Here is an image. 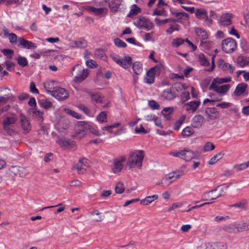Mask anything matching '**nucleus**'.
I'll return each instance as SVG.
<instances>
[{
	"label": "nucleus",
	"instance_id": "nucleus-1",
	"mask_svg": "<svg viewBox=\"0 0 249 249\" xmlns=\"http://www.w3.org/2000/svg\"><path fill=\"white\" fill-rule=\"evenodd\" d=\"M143 158L144 152L142 150H139L131 152L127 159L126 166L129 169L135 166L141 168L142 166Z\"/></svg>",
	"mask_w": 249,
	"mask_h": 249
},
{
	"label": "nucleus",
	"instance_id": "nucleus-2",
	"mask_svg": "<svg viewBox=\"0 0 249 249\" xmlns=\"http://www.w3.org/2000/svg\"><path fill=\"white\" fill-rule=\"evenodd\" d=\"M71 74L75 75L73 81L75 83H80L88 77L89 72L88 69H84L80 65L77 64L72 68Z\"/></svg>",
	"mask_w": 249,
	"mask_h": 249
},
{
	"label": "nucleus",
	"instance_id": "nucleus-3",
	"mask_svg": "<svg viewBox=\"0 0 249 249\" xmlns=\"http://www.w3.org/2000/svg\"><path fill=\"white\" fill-rule=\"evenodd\" d=\"M134 24L138 28H144L150 30L153 28V23L147 18L143 17H139L134 19Z\"/></svg>",
	"mask_w": 249,
	"mask_h": 249
},
{
	"label": "nucleus",
	"instance_id": "nucleus-4",
	"mask_svg": "<svg viewBox=\"0 0 249 249\" xmlns=\"http://www.w3.org/2000/svg\"><path fill=\"white\" fill-rule=\"evenodd\" d=\"M222 50L226 53H231L236 48L237 44L235 40L231 38H227L222 42Z\"/></svg>",
	"mask_w": 249,
	"mask_h": 249
},
{
	"label": "nucleus",
	"instance_id": "nucleus-5",
	"mask_svg": "<svg viewBox=\"0 0 249 249\" xmlns=\"http://www.w3.org/2000/svg\"><path fill=\"white\" fill-rule=\"evenodd\" d=\"M173 155L175 157H179L187 161H190L195 157V154L193 151L187 149L173 153Z\"/></svg>",
	"mask_w": 249,
	"mask_h": 249
},
{
	"label": "nucleus",
	"instance_id": "nucleus-6",
	"mask_svg": "<svg viewBox=\"0 0 249 249\" xmlns=\"http://www.w3.org/2000/svg\"><path fill=\"white\" fill-rule=\"evenodd\" d=\"M51 95L60 101L65 100L69 96L68 91L60 87H56Z\"/></svg>",
	"mask_w": 249,
	"mask_h": 249
},
{
	"label": "nucleus",
	"instance_id": "nucleus-7",
	"mask_svg": "<svg viewBox=\"0 0 249 249\" xmlns=\"http://www.w3.org/2000/svg\"><path fill=\"white\" fill-rule=\"evenodd\" d=\"M86 129L85 125L81 124V122L78 123L72 134V137L75 139H81L86 135Z\"/></svg>",
	"mask_w": 249,
	"mask_h": 249
},
{
	"label": "nucleus",
	"instance_id": "nucleus-8",
	"mask_svg": "<svg viewBox=\"0 0 249 249\" xmlns=\"http://www.w3.org/2000/svg\"><path fill=\"white\" fill-rule=\"evenodd\" d=\"M171 14L177 17V18H172V22L182 23L183 21H187L189 19V15L185 12H180L178 11H171Z\"/></svg>",
	"mask_w": 249,
	"mask_h": 249
},
{
	"label": "nucleus",
	"instance_id": "nucleus-9",
	"mask_svg": "<svg viewBox=\"0 0 249 249\" xmlns=\"http://www.w3.org/2000/svg\"><path fill=\"white\" fill-rule=\"evenodd\" d=\"M161 97L168 101L173 100L177 96V92L174 90L173 87L164 90L161 93Z\"/></svg>",
	"mask_w": 249,
	"mask_h": 249
},
{
	"label": "nucleus",
	"instance_id": "nucleus-10",
	"mask_svg": "<svg viewBox=\"0 0 249 249\" xmlns=\"http://www.w3.org/2000/svg\"><path fill=\"white\" fill-rule=\"evenodd\" d=\"M125 160L124 157H121L113 160V166L112 171L115 174L120 172L123 168L122 162Z\"/></svg>",
	"mask_w": 249,
	"mask_h": 249
},
{
	"label": "nucleus",
	"instance_id": "nucleus-11",
	"mask_svg": "<svg viewBox=\"0 0 249 249\" xmlns=\"http://www.w3.org/2000/svg\"><path fill=\"white\" fill-rule=\"evenodd\" d=\"M216 191V188H215L210 191L204 193L202 196L203 200L207 201L215 200L217 198L223 196V195L221 193L213 194Z\"/></svg>",
	"mask_w": 249,
	"mask_h": 249
},
{
	"label": "nucleus",
	"instance_id": "nucleus-12",
	"mask_svg": "<svg viewBox=\"0 0 249 249\" xmlns=\"http://www.w3.org/2000/svg\"><path fill=\"white\" fill-rule=\"evenodd\" d=\"M204 117L201 115H196L194 116L191 121V125L193 128H199L205 122Z\"/></svg>",
	"mask_w": 249,
	"mask_h": 249
},
{
	"label": "nucleus",
	"instance_id": "nucleus-13",
	"mask_svg": "<svg viewBox=\"0 0 249 249\" xmlns=\"http://www.w3.org/2000/svg\"><path fill=\"white\" fill-rule=\"evenodd\" d=\"M218 67L219 69L225 72H229L232 73L235 70V67L232 66L231 65L225 62L223 59H219L217 63Z\"/></svg>",
	"mask_w": 249,
	"mask_h": 249
},
{
	"label": "nucleus",
	"instance_id": "nucleus-14",
	"mask_svg": "<svg viewBox=\"0 0 249 249\" xmlns=\"http://www.w3.org/2000/svg\"><path fill=\"white\" fill-rule=\"evenodd\" d=\"M18 46H20L25 49H31L36 48V46L35 43L30 41L27 40L22 37H18Z\"/></svg>",
	"mask_w": 249,
	"mask_h": 249
},
{
	"label": "nucleus",
	"instance_id": "nucleus-15",
	"mask_svg": "<svg viewBox=\"0 0 249 249\" xmlns=\"http://www.w3.org/2000/svg\"><path fill=\"white\" fill-rule=\"evenodd\" d=\"M217 84H214L213 87L211 85L209 87V90H213V91L222 94H225L231 88L230 84H226L223 86H218Z\"/></svg>",
	"mask_w": 249,
	"mask_h": 249
},
{
	"label": "nucleus",
	"instance_id": "nucleus-16",
	"mask_svg": "<svg viewBox=\"0 0 249 249\" xmlns=\"http://www.w3.org/2000/svg\"><path fill=\"white\" fill-rule=\"evenodd\" d=\"M205 114L207 116L208 119L213 120L218 118L219 113L216 107H207L205 110Z\"/></svg>",
	"mask_w": 249,
	"mask_h": 249
},
{
	"label": "nucleus",
	"instance_id": "nucleus-17",
	"mask_svg": "<svg viewBox=\"0 0 249 249\" xmlns=\"http://www.w3.org/2000/svg\"><path fill=\"white\" fill-rule=\"evenodd\" d=\"M122 0H114L109 3V7L111 12L116 13L123 8Z\"/></svg>",
	"mask_w": 249,
	"mask_h": 249
},
{
	"label": "nucleus",
	"instance_id": "nucleus-18",
	"mask_svg": "<svg viewBox=\"0 0 249 249\" xmlns=\"http://www.w3.org/2000/svg\"><path fill=\"white\" fill-rule=\"evenodd\" d=\"M20 123L24 133H29L31 129V125L29 120L25 116H21Z\"/></svg>",
	"mask_w": 249,
	"mask_h": 249
},
{
	"label": "nucleus",
	"instance_id": "nucleus-19",
	"mask_svg": "<svg viewBox=\"0 0 249 249\" xmlns=\"http://www.w3.org/2000/svg\"><path fill=\"white\" fill-rule=\"evenodd\" d=\"M200 104V102L199 101H193L186 103L184 106L187 107L186 111L194 113L197 109Z\"/></svg>",
	"mask_w": 249,
	"mask_h": 249
},
{
	"label": "nucleus",
	"instance_id": "nucleus-20",
	"mask_svg": "<svg viewBox=\"0 0 249 249\" xmlns=\"http://www.w3.org/2000/svg\"><path fill=\"white\" fill-rule=\"evenodd\" d=\"M231 18V14L229 13L224 14L220 17L219 23L222 26H228L232 23Z\"/></svg>",
	"mask_w": 249,
	"mask_h": 249
},
{
	"label": "nucleus",
	"instance_id": "nucleus-21",
	"mask_svg": "<svg viewBox=\"0 0 249 249\" xmlns=\"http://www.w3.org/2000/svg\"><path fill=\"white\" fill-rule=\"evenodd\" d=\"M248 85L245 83L239 84L236 87L233 94L236 96H240L246 90Z\"/></svg>",
	"mask_w": 249,
	"mask_h": 249
},
{
	"label": "nucleus",
	"instance_id": "nucleus-22",
	"mask_svg": "<svg viewBox=\"0 0 249 249\" xmlns=\"http://www.w3.org/2000/svg\"><path fill=\"white\" fill-rule=\"evenodd\" d=\"M83 91L87 92L89 95H90L91 99L95 101L96 103H102L103 97L99 93H95L92 91H90L87 89H83Z\"/></svg>",
	"mask_w": 249,
	"mask_h": 249
},
{
	"label": "nucleus",
	"instance_id": "nucleus-23",
	"mask_svg": "<svg viewBox=\"0 0 249 249\" xmlns=\"http://www.w3.org/2000/svg\"><path fill=\"white\" fill-rule=\"evenodd\" d=\"M81 124L85 125L86 132L87 130H89L91 134L96 136H101L103 134H104V132H103L102 133H100L98 130L96 129L94 127L85 122H81Z\"/></svg>",
	"mask_w": 249,
	"mask_h": 249
},
{
	"label": "nucleus",
	"instance_id": "nucleus-24",
	"mask_svg": "<svg viewBox=\"0 0 249 249\" xmlns=\"http://www.w3.org/2000/svg\"><path fill=\"white\" fill-rule=\"evenodd\" d=\"M62 147H67L73 144L74 141L65 138H59L56 142Z\"/></svg>",
	"mask_w": 249,
	"mask_h": 249
},
{
	"label": "nucleus",
	"instance_id": "nucleus-25",
	"mask_svg": "<svg viewBox=\"0 0 249 249\" xmlns=\"http://www.w3.org/2000/svg\"><path fill=\"white\" fill-rule=\"evenodd\" d=\"M132 59L130 56H125L123 59H121L118 65L124 69H127L128 65H131Z\"/></svg>",
	"mask_w": 249,
	"mask_h": 249
},
{
	"label": "nucleus",
	"instance_id": "nucleus-26",
	"mask_svg": "<svg viewBox=\"0 0 249 249\" xmlns=\"http://www.w3.org/2000/svg\"><path fill=\"white\" fill-rule=\"evenodd\" d=\"M231 77H216L214 78L211 84V87H213L214 86V84H221L224 83H228L231 81Z\"/></svg>",
	"mask_w": 249,
	"mask_h": 249
},
{
	"label": "nucleus",
	"instance_id": "nucleus-27",
	"mask_svg": "<svg viewBox=\"0 0 249 249\" xmlns=\"http://www.w3.org/2000/svg\"><path fill=\"white\" fill-rule=\"evenodd\" d=\"M44 87L46 92L51 95L52 94L53 91L55 90L56 87L54 86V81H48L44 83Z\"/></svg>",
	"mask_w": 249,
	"mask_h": 249
},
{
	"label": "nucleus",
	"instance_id": "nucleus-28",
	"mask_svg": "<svg viewBox=\"0 0 249 249\" xmlns=\"http://www.w3.org/2000/svg\"><path fill=\"white\" fill-rule=\"evenodd\" d=\"M197 36L201 40H205L207 39L208 35L207 32L201 28H198L195 29Z\"/></svg>",
	"mask_w": 249,
	"mask_h": 249
},
{
	"label": "nucleus",
	"instance_id": "nucleus-29",
	"mask_svg": "<svg viewBox=\"0 0 249 249\" xmlns=\"http://www.w3.org/2000/svg\"><path fill=\"white\" fill-rule=\"evenodd\" d=\"M158 198V196L154 195L152 196H146L143 199L140 200V203L143 205H147Z\"/></svg>",
	"mask_w": 249,
	"mask_h": 249
},
{
	"label": "nucleus",
	"instance_id": "nucleus-30",
	"mask_svg": "<svg viewBox=\"0 0 249 249\" xmlns=\"http://www.w3.org/2000/svg\"><path fill=\"white\" fill-rule=\"evenodd\" d=\"M173 87V89L174 91H177L178 92L187 89L188 86L185 84H182L180 82H177L173 84L171 86Z\"/></svg>",
	"mask_w": 249,
	"mask_h": 249
},
{
	"label": "nucleus",
	"instance_id": "nucleus-31",
	"mask_svg": "<svg viewBox=\"0 0 249 249\" xmlns=\"http://www.w3.org/2000/svg\"><path fill=\"white\" fill-rule=\"evenodd\" d=\"M237 63L240 67H244L249 64V57L239 56L237 58Z\"/></svg>",
	"mask_w": 249,
	"mask_h": 249
},
{
	"label": "nucleus",
	"instance_id": "nucleus-32",
	"mask_svg": "<svg viewBox=\"0 0 249 249\" xmlns=\"http://www.w3.org/2000/svg\"><path fill=\"white\" fill-rule=\"evenodd\" d=\"M142 64L139 62H135L132 65V69L136 75H139L142 71Z\"/></svg>",
	"mask_w": 249,
	"mask_h": 249
},
{
	"label": "nucleus",
	"instance_id": "nucleus-33",
	"mask_svg": "<svg viewBox=\"0 0 249 249\" xmlns=\"http://www.w3.org/2000/svg\"><path fill=\"white\" fill-rule=\"evenodd\" d=\"M223 230L229 233H236L237 228L236 226L233 224H231L225 226L223 228Z\"/></svg>",
	"mask_w": 249,
	"mask_h": 249
},
{
	"label": "nucleus",
	"instance_id": "nucleus-34",
	"mask_svg": "<svg viewBox=\"0 0 249 249\" xmlns=\"http://www.w3.org/2000/svg\"><path fill=\"white\" fill-rule=\"evenodd\" d=\"M173 111V108L169 107H165L164 108H163V109L161 111V113L164 116L166 120H170V114L172 113Z\"/></svg>",
	"mask_w": 249,
	"mask_h": 249
},
{
	"label": "nucleus",
	"instance_id": "nucleus-35",
	"mask_svg": "<svg viewBox=\"0 0 249 249\" xmlns=\"http://www.w3.org/2000/svg\"><path fill=\"white\" fill-rule=\"evenodd\" d=\"M155 75L151 72L149 70L146 72V76L145 77V82L149 84H151L154 82Z\"/></svg>",
	"mask_w": 249,
	"mask_h": 249
},
{
	"label": "nucleus",
	"instance_id": "nucleus-36",
	"mask_svg": "<svg viewBox=\"0 0 249 249\" xmlns=\"http://www.w3.org/2000/svg\"><path fill=\"white\" fill-rule=\"evenodd\" d=\"M224 154L222 152L218 153V154L214 155L213 157H212L209 161V164H214L217 161L220 160L222 158Z\"/></svg>",
	"mask_w": 249,
	"mask_h": 249
},
{
	"label": "nucleus",
	"instance_id": "nucleus-37",
	"mask_svg": "<svg viewBox=\"0 0 249 249\" xmlns=\"http://www.w3.org/2000/svg\"><path fill=\"white\" fill-rule=\"evenodd\" d=\"M39 104L41 107L45 109H48L53 106L52 103L46 99H42L39 101Z\"/></svg>",
	"mask_w": 249,
	"mask_h": 249
},
{
	"label": "nucleus",
	"instance_id": "nucleus-38",
	"mask_svg": "<svg viewBox=\"0 0 249 249\" xmlns=\"http://www.w3.org/2000/svg\"><path fill=\"white\" fill-rule=\"evenodd\" d=\"M13 169H17L18 171V175L21 177H25L28 174L27 170L22 167L14 166Z\"/></svg>",
	"mask_w": 249,
	"mask_h": 249
},
{
	"label": "nucleus",
	"instance_id": "nucleus-39",
	"mask_svg": "<svg viewBox=\"0 0 249 249\" xmlns=\"http://www.w3.org/2000/svg\"><path fill=\"white\" fill-rule=\"evenodd\" d=\"M88 10L93 12L96 16L101 15L105 10L104 8H96L90 6L88 8Z\"/></svg>",
	"mask_w": 249,
	"mask_h": 249
},
{
	"label": "nucleus",
	"instance_id": "nucleus-40",
	"mask_svg": "<svg viewBox=\"0 0 249 249\" xmlns=\"http://www.w3.org/2000/svg\"><path fill=\"white\" fill-rule=\"evenodd\" d=\"M195 131L193 128L190 126H187L182 131L181 134L183 137H189L193 134Z\"/></svg>",
	"mask_w": 249,
	"mask_h": 249
},
{
	"label": "nucleus",
	"instance_id": "nucleus-41",
	"mask_svg": "<svg viewBox=\"0 0 249 249\" xmlns=\"http://www.w3.org/2000/svg\"><path fill=\"white\" fill-rule=\"evenodd\" d=\"M195 15L198 18L203 19L206 17L207 11L204 9H197L195 12Z\"/></svg>",
	"mask_w": 249,
	"mask_h": 249
},
{
	"label": "nucleus",
	"instance_id": "nucleus-42",
	"mask_svg": "<svg viewBox=\"0 0 249 249\" xmlns=\"http://www.w3.org/2000/svg\"><path fill=\"white\" fill-rule=\"evenodd\" d=\"M140 11L141 9L139 8L136 4H134L132 5L129 13L127 15V17L132 18V16L137 15Z\"/></svg>",
	"mask_w": 249,
	"mask_h": 249
},
{
	"label": "nucleus",
	"instance_id": "nucleus-43",
	"mask_svg": "<svg viewBox=\"0 0 249 249\" xmlns=\"http://www.w3.org/2000/svg\"><path fill=\"white\" fill-rule=\"evenodd\" d=\"M237 232L247 231L249 230V225L246 223L239 224L236 226Z\"/></svg>",
	"mask_w": 249,
	"mask_h": 249
},
{
	"label": "nucleus",
	"instance_id": "nucleus-44",
	"mask_svg": "<svg viewBox=\"0 0 249 249\" xmlns=\"http://www.w3.org/2000/svg\"><path fill=\"white\" fill-rule=\"evenodd\" d=\"M96 120L101 123L107 122V115L105 111L101 112L97 116Z\"/></svg>",
	"mask_w": 249,
	"mask_h": 249
},
{
	"label": "nucleus",
	"instance_id": "nucleus-45",
	"mask_svg": "<svg viewBox=\"0 0 249 249\" xmlns=\"http://www.w3.org/2000/svg\"><path fill=\"white\" fill-rule=\"evenodd\" d=\"M115 191L118 194H122L124 191V187L123 182L119 181L116 185Z\"/></svg>",
	"mask_w": 249,
	"mask_h": 249
},
{
	"label": "nucleus",
	"instance_id": "nucleus-46",
	"mask_svg": "<svg viewBox=\"0 0 249 249\" xmlns=\"http://www.w3.org/2000/svg\"><path fill=\"white\" fill-rule=\"evenodd\" d=\"M17 60L18 64L22 67H24L28 65V61L25 57L19 56L17 58Z\"/></svg>",
	"mask_w": 249,
	"mask_h": 249
},
{
	"label": "nucleus",
	"instance_id": "nucleus-47",
	"mask_svg": "<svg viewBox=\"0 0 249 249\" xmlns=\"http://www.w3.org/2000/svg\"><path fill=\"white\" fill-rule=\"evenodd\" d=\"M247 206V201L245 200H243L241 201L237 202L235 204L231 205L229 206L230 207H236L240 209H245Z\"/></svg>",
	"mask_w": 249,
	"mask_h": 249
},
{
	"label": "nucleus",
	"instance_id": "nucleus-48",
	"mask_svg": "<svg viewBox=\"0 0 249 249\" xmlns=\"http://www.w3.org/2000/svg\"><path fill=\"white\" fill-rule=\"evenodd\" d=\"M3 54L6 56L7 58L10 59H11L14 55V51L11 49H5L2 51Z\"/></svg>",
	"mask_w": 249,
	"mask_h": 249
},
{
	"label": "nucleus",
	"instance_id": "nucleus-49",
	"mask_svg": "<svg viewBox=\"0 0 249 249\" xmlns=\"http://www.w3.org/2000/svg\"><path fill=\"white\" fill-rule=\"evenodd\" d=\"M115 45L119 48H125L126 44L120 38H116L114 39Z\"/></svg>",
	"mask_w": 249,
	"mask_h": 249
},
{
	"label": "nucleus",
	"instance_id": "nucleus-50",
	"mask_svg": "<svg viewBox=\"0 0 249 249\" xmlns=\"http://www.w3.org/2000/svg\"><path fill=\"white\" fill-rule=\"evenodd\" d=\"M16 119L15 117H8L5 118L3 122V125H10L15 123Z\"/></svg>",
	"mask_w": 249,
	"mask_h": 249
},
{
	"label": "nucleus",
	"instance_id": "nucleus-51",
	"mask_svg": "<svg viewBox=\"0 0 249 249\" xmlns=\"http://www.w3.org/2000/svg\"><path fill=\"white\" fill-rule=\"evenodd\" d=\"M183 43V39L181 38H177L176 39H173L172 42V46L176 48H178L180 45H182Z\"/></svg>",
	"mask_w": 249,
	"mask_h": 249
},
{
	"label": "nucleus",
	"instance_id": "nucleus-52",
	"mask_svg": "<svg viewBox=\"0 0 249 249\" xmlns=\"http://www.w3.org/2000/svg\"><path fill=\"white\" fill-rule=\"evenodd\" d=\"M230 184L225 183V184L217 186L216 188V189L217 188H220V191L219 193L222 194L223 196L224 195V194H225L226 190L230 186Z\"/></svg>",
	"mask_w": 249,
	"mask_h": 249
},
{
	"label": "nucleus",
	"instance_id": "nucleus-53",
	"mask_svg": "<svg viewBox=\"0 0 249 249\" xmlns=\"http://www.w3.org/2000/svg\"><path fill=\"white\" fill-rule=\"evenodd\" d=\"M247 168L248 165H246V162L239 164H236L233 166V168L237 172L245 170Z\"/></svg>",
	"mask_w": 249,
	"mask_h": 249
},
{
	"label": "nucleus",
	"instance_id": "nucleus-54",
	"mask_svg": "<svg viewBox=\"0 0 249 249\" xmlns=\"http://www.w3.org/2000/svg\"><path fill=\"white\" fill-rule=\"evenodd\" d=\"M212 249H227V246L223 243H216L212 244Z\"/></svg>",
	"mask_w": 249,
	"mask_h": 249
},
{
	"label": "nucleus",
	"instance_id": "nucleus-55",
	"mask_svg": "<svg viewBox=\"0 0 249 249\" xmlns=\"http://www.w3.org/2000/svg\"><path fill=\"white\" fill-rule=\"evenodd\" d=\"M199 62L201 64L204 66H208L210 65V63L208 60L206 59L204 54L200 55L199 56Z\"/></svg>",
	"mask_w": 249,
	"mask_h": 249
},
{
	"label": "nucleus",
	"instance_id": "nucleus-56",
	"mask_svg": "<svg viewBox=\"0 0 249 249\" xmlns=\"http://www.w3.org/2000/svg\"><path fill=\"white\" fill-rule=\"evenodd\" d=\"M65 111L67 113L71 115L73 117L79 119H81L82 115L74 111H73L70 109H65Z\"/></svg>",
	"mask_w": 249,
	"mask_h": 249
},
{
	"label": "nucleus",
	"instance_id": "nucleus-57",
	"mask_svg": "<svg viewBox=\"0 0 249 249\" xmlns=\"http://www.w3.org/2000/svg\"><path fill=\"white\" fill-rule=\"evenodd\" d=\"M190 93L189 91H184L181 94L180 101L182 103H185L186 101L190 99Z\"/></svg>",
	"mask_w": 249,
	"mask_h": 249
},
{
	"label": "nucleus",
	"instance_id": "nucleus-58",
	"mask_svg": "<svg viewBox=\"0 0 249 249\" xmlns=\"http://www.w3.org/2000/svg\"><path fill=\"white\" fill-rule=\"evenodd\" d=\"M215 146L213 143L211 142H207L203 147V151L205 152L211 151L213 150Z\"/></svg>",
	"mask_w": 249,
	"mask_h": 249
},
{
	"label": "nucleus",
	"instance_id": "nucleus-59",
	"mask_svg": "<svg viewBox=\"0 0 249 249\" xmlns=\"http://www.w3.org/2000/svg\"><path fill=\"white\" fill-rule=\"evenodd\" d=\"M9 42L11 44H16L18 42L17 35L14 33H10L8 34Z\"/></svg>",
	"mask_w": 249,
	"mask_h": 249
},
{
	"label": "nucleus",
	"instance_id": "nucleus-60",
	"mask_svg": "<svg viewBox=\"0 0 249 249\" xmlns=\"http://www.w3.org/2000/svg\"><path fill=\"white\" fill-rule=\"evenodd\" d=\"M196 249H212V244L210 243H203L198 246Z\"/></svg>",
	"mask_w": 249,
	"mask_h": 249
},
{
	"label": "nucleus",
	"instance_id": "nucleus-61",
	"mask_svg": "<svg viewBox=\"0 0 249 249\" xmlns=\"http://www.w3.org/2000/svg\"><path fill=\"white\" fill-rule=\"evenodd\" d=\"M171 20H172L171 18H167V19H163V20H161L158 18H156L155 19V21L156 24L157 25L159 26L161 24H165L167 23L172 22Z\"/></svg>",
	"mask_w": 249,
	"mask_h": 249
},
{
	"label": "nucleus",
	"instance_id": "nucleus-62",
	"mask_svg": "<svg viewBox=\"0 0 249 249\" xmlns=\"http://www.w3.org/2000/svg\"><path fill=\"white\" fill-rule=\"evenodd\" d=\"M35 116L38 120H42L43 119V112L39 110L35 109L33 112Z\"/></svg>",
	"mask_w": 249,
	"mask_h": 249
},
{
	"label": "nucleus",
	"instance_id": "nucleus-63",
	"mask_svg": "<svg viewBox=\"0 0 249 249\" xmlns=\"http://www.w3.org/2000/svg\"><path fill=\"white\" fill-rule=\"evenodd\" d=\"M148 105L149 107L153 109H159L160 108V105L155 100H152L149 101Z\"/></svg>",
	"mask_w": 249,
	"mask_h": 249
},
{
	"label": "nucleus",
	"instance_id": "nucleus-64",
	"mask_svg": "<svg viewBox=\"0 0 249 249\" xmlns=\"http://www.w3.org/2000/svg\"><path fill=\"white\" fill-rule=\"evenodd\" d=\"M149 71L155 75H159L160 72V67L158 65H156L150 69Z\"/></svg>",
	"mask_w": 249,
	"mask_h": 249
}]
</instances>
